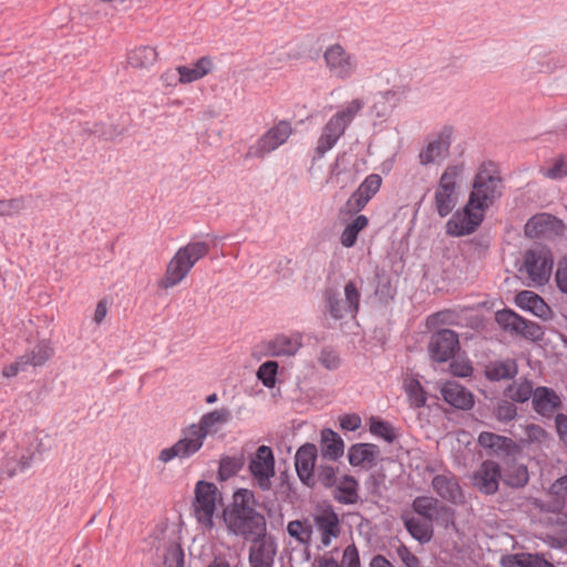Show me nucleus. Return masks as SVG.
I'll return each instance as SVG.
<instances>
[{"mask_svg": "<svg viewBox=\"0 0 567 567\" xmlns=\"http://www.w3.org/2000/svg\"><path fill=\"white\" fill-rule=\"evenodd\" d=\"M215 70V62L212 56L204 55L188 65L176 66L179 84H189L202 80Z\"/></svg>", "mask_w": 567, "mask_h": 567, "instance_id": "412c9836", "label": "nucleus"}, {"mask_svg": "<svg viewBox=\"0 0 567 567\" xmlns=\"http://www.w3.org/2000/svg\"><path fill=\"white\" fill-rule=\"evenodd\" d=\"M340 425L343 430L355 431L361 426V417L357 414H347L340 419Z\"/></svg>", "mask_w": 567, "mask_h": 567, "instance_id": "69168bd1", "label": "nucleus"}, {"mask_svg": "<svg viewBox=\"0 0 567 567\" xmlns=\"http://www.w3.org/2000/svg\"><path fill=\"white\" fill-rule=\"evenodd\" d=\"M560 228V221L549 214H537L525 225V234L530 238L547 235Z\"/></svg>", "mask_w": 567, "mask_h": 567, "instance_id": "bb28decb", "label": "nucleus"}, {"mask_svg": "<svg viewBox=\"0 0 567 567\" xmlns=\"http://www.w3.org/2000/svg\"><path fill=\"white\" fill-rule=\"evenodd\" d=\"M518 372L515 360L493 361L485 367V377L489 381L513 379Z\"/></svg>", "mask_w": 567, "mask_h": 567, "instance_id": "f704fd0d", "label": "nucleus"}, {"mask_svg": "<svg viewBox=\"0 0 567 567\" xmlns=\"http://www.w3.org/2000/svg\"><path fill=\"white\" fill-rule=\"evenodd\" d=\"M248 471L254 486L261 491H269L271 488V478L275 476L272 450L267 445H260L249 457Z\"/></svg>", "mask_w": 567, "mask_h": 567, "instance_id": "9d476101", "label": "nucleus"}, {"mask_svg": "<svg viewBox=\"0 0 567 567\" xmlns=\"http://www.w3.org/2000/svg\"><path fill=\"white\" fill-rule=\"evenodd\" d=\"M230 421V410L228 408H219L203 414L198 422L193 424L197 426L198 431L202 432L206 439L208 435H214L219 432Z\"/></svg>", "mask_w": 567, "mask_h": 567, "instance_id": "4be33fe9", "label": "nucleus"}, {"mask_svg": "<svg viewBox=\"0 0 567 567\" xmlns=\"http://www.w3.org/2000/svg\"><path fill=\"white\" fill-rule=\"evenodd\" d=\"M547 432L537 424H528L524 427V437H522V444H536L543 445L547 442Z\"/></svg>", "mask_w": 567, "mask_h": 567, "instance_id": "c03bdc74", "label": "nucleus"}, {"mask_svg": "<svg viewBox=\"0 0 567 567\" xmlns=\"http://www.w3.org/2000/svg\"><path fill=\"white\" fill-rule=\"evenodd\" d=\"M266 354L271 357H293L302 347V334L279 333L262 343Z\"/></svg>", "mask_w": 567, "mask_h": 567, "instance_id": "f3484780", "label": "nucleus"}, {"mask_svg": "<svg viewBox=\"0 0 567 567\" xmlns=\"http://www.w3.org/2000/svg\"><path fill=\"white\" fill-rule=\"evenodd\" d=\"M378 452L379 450L374 444H354L348 451L349 463L352 466L371 467L375 462Z\"/></svg>", "mask_w": 567, "mask_h": 567, "instance_id": "c85d7f7f", "label": "nucleus"}, {"mask_svg": "<svg viewBox=\"0 0 567 567\" xmlns=\"http://www.w3.org/2000/svg\"><path fill=\"white\" fill-rule=\"evenodd\" d=\"M557 433L560 440L567 444V415L558 414L555 420Z\"/></svg>", "mask_w": 567, "mask_h": 567, "instance_id": "774afa93", "label": "nucleus"}, {"mask_svg": "<svg viewBox=\"0 0 567 567\" xmlns=\"http://www.w3.org/2000/svg\"><path fill=\"white\" fill-rule=\"evenodd\" d=\"M450 371L455 377L465 378L472 374L473 367L468 361L455 360L450 364Z\"/></svg>", "mask_w": 567, "mask_h": 567, "instance_id": "052dcab7", "label": "nucleus"}, {"mask_svg": "<svg viewBox=\"0 0 567 567\" xmlns=\"http://www.w3.org/2000/svg\"><path fill=\"white\" fill-rule=\"evenodd\" d=\"M204 442V435L192 423L182 430L181 437L175 444L159 452L158 460L162 463H168L176 457L188 458L200 451Z\"/></svg>", "mask_w": 567, "mask_h": 567, "instance_id": "1a4fd4ad", "label": "nucleus"}, {"mask_svg": "<svg viewBox=\"0 0 567 567\" xmlns=\"http://www.w3.org/2000/svg\"><path fill=\"white\" fill-rule=\"evenodd\" d=\"M392 111L391 105L386 104L378 94L372 105V112H374L375 116L380 118L386 117Z\"/></svg>", "mask_w": 567, "mask_h": 567, "instance_id": "0e129e2a", "label": "nucleus"}, {"mask_svg": "<svg viewBox=\"0 0 567 567\" xmlns=\"http://www.w3.org/2000/svg\"><path fill=\"white\" fill-rule=\"evenodd\" d=\"M252 545L249 549V564L255 567H272L277 553L276 542L272 536L265 534L249 538Z\"/></svg>", "mask_w": 567, "mask_h": 567, "instance_id": "2eb2a0df", "label": "nucleus"}, {"mask_svg": "<svg viewBox=\"0 0 567 567\" xmlns=\"http://www.w3.org/2000/svg\"><path fill=\"white\" fill-rule=\"evenodd\" d=\"M395 551L405 567H422L420 559L405 545L401 544Z\"/></svg>", "mask_w": 567, "mask_h": 567, "instance_id": "4d7b16f0", "label": "nucleus"}, {"mask_svg": "<svg viewBox=\"0 0 567 567\" xmlns=\"http://www.w3.org/2000/svg\"><path fill=\"white\" fill-rule=\"evenodd\" d=\"M495 320L505 330L516 333L519 324H522V317L512 310H501L495 315Z\"/></svg>", "mask_w": 567, "mask_h": 567, "instance_id": "49530a36", "label": "nucleus"}, {"mask_svg": "<svg viewBox=\"0 0 567 567\" xmlns=\"http://www.w3.org/2000/svg\"><path fill=\"white\" fill-rule=\"evenodd\" d=\"M358 482L354 477L349 475H343L340 477L333 491V497L341 504H354L357 503L358 495Z\"/></svg>", "mask_w": 567, "mask_h": 567, "instance_id": "2f4dec72", "label": "nucleus"}, {"mask_svg": "<svg viewBox=\"0 0 567 567\" xmlns=\"http://www.w3.org/2000/svg\"><path fill=\"white\" fill-rule=\"evenodd\" d=\"M402 520L409 534L421 544L427 543L433 536V528L429 522H422L415 516L404 513Z\"/></svg>", "mask_w": 567, "mask_h": 567, "instance_id": "72a5a7b5", "label": "nucleus"}, {"mask_svg": "<svg viewBox=\"0 0 567 567\" xmlns=\"http://www.w3.org/2000/svg\"><path fill=\"white\" fill-rule=\"evenodd\" d=\"M501 478V467L494 461H485L473 475V485L483 494L497 492Z\"/></svg>", "mask_w": 567, "mask_h": 567, "instance_id": "aec40b11", "label": "nucleus"}, {"mask_svg": "<svg viewBox=\"0 0 567 567\" xmlns=\"http://www.w3.org/2000/svg\"><path fill=\"white\" fill-rule=\"evenodd\" d=\"M556 284L563 292L567 293V259H564L558 264Z\"/></svg>", "mask_w": 567, "mask_h": 567, "instance_id": "e2e57ef3", "label": "nucleus"}, {"mask_svg": "<svg viewBox=\"0 0 567 567\" xmlns=\"http://www.w3.org/2000/svg\"><path fill=\"white\" fill-rule=\"evenodd\" d=\"M560 405V398L550 388L538 386L534 391L533 406L534 410L543 415L550 416Z\"/></svg>", "mask_w": 567, "mask_h": 567, "instance_id": "a878e982", "label": "nucleus"}, {"mask_svg": "<svg viewBox=\"0 0 567 567\" xmlns=\"http://www.w3.org/2000/svg\"><path fill=\"white\" fill-rule=\"evenodd\" d=\"M287 533L300 545L309 546L315 530L313 525L308 519H296L288 523Z\"/></svg>", "mask_w": 567, "mask_h": 567, "instance_id": "c9c22d12", "label": "nucleus"}, {"mask_svg": "<svg viewBox=\"0 0 567 567\" xmlns=\"http://www.w3.org/2000/svg\"><path fill=\"white\" fill-rule=\"evenodd\" d=\"M444 401L460 410H470L474 405L473 394L455 381L444 383L441 389Z\"/></svg>", "mask_w": 567, "mask_h": 567, "instance_id": "393cba45", "label": "nucleus"}, {"mask_svg": "<svg viewBox=\"0 0 567 567\" xmlns=\"http://www.w3.org/2000/svg\"><path fill=\"white\" fill-rule=\"evenodd\" d=\"M344 443L334 431L326 429L321 432V455L336 461L343 455Z\"/></svg>", "mask_w": 567, "mask_h": 567, "instance_id": "473e14b6", "label": "nucleus"}, {"mask_svg": "<svg viewBox=\"0 0 567 567\" xmlns=\"http://www.w3.org/2000/svg\"><path fill=\"white\" fill-rule=\"evenodd\" d=\"M322 60L329 75L339 81L351 79L359 66L355 54L348 51L340 43L328 45L323 51Z\"/></svg>", "mask_w": 567, "mask_h": 567, "instance_id": "0eeeda50", "label": "nucleus"}, {"mask_svg": "<svg viewBox=\"0 0 567 567\" xmlns=\"http://www.w3.org/2000/svg\"><path fill=\"white\" fill-rule=\"evenodd\" d=\"M516 305L542 319H547L550 316V308L546 302L538 295L529 290L520 291L516 296Z\"/></svg>", "mask_w": 567, "mask_h": 567, "instance_id": "cd10ccee", "label": "nucleus"}, {"mask_svg": "<svg viewBox=\"0 0 567 567\" xmlns=\"http://www.w3.org/2000/svg\"><path fill=\"white\" fill-rule=\"evenodd\" d=\"M364 102L361 99H354L344 104L334 113L321 128L315 147V158H322L327 152L331 151L338 141L343 136L347 127L363 109Z\"/></svg>", "mask_w": 567, "mask_h": 567, "instance_id": "7ed1b4c3", "label": "nucleus"}, {"mask_svg": "<svg viewBox=\"0 0 567 567\" xmlns=\"http://www.w3.org/2000/svg\"><path fill=\"white\" fill-rule=\"evenodd\" d=\"M223 497L214 483L199 481L195 486V499L193 502L194 516L197 523L207 530L214 527V516Z\"/></svg>", "mask_w": 567, "mask_h": 567, "instance_id": "20e7f679", "label": "nucleus"}, {"mask_svg": "<svg viewBox=\"0 0 567 567\" xmlns=\"http://www.w3.org/2000/svg\"><path fill=\"white\" fill-rule=\"evenodd\" d=\"M404 391L408 395L409 404L413 409H419L425 405L426 394L421 383L413 378H409L403 384Z\"/></svg>", "mask_w": 567, "mask_h": 567, "instance_id": "a19ab883", "label": "nucleus"}, {"mask_svg": "<svg viewBox=\"0 0 567 567\" xmlns=\"http://www.w3.org/2000/svg\"><path fill=\"white\" fill-rule=\"evenodd\" d=\"M517 409L514 403L506 400L498 402L495 409V416L499 421L508 422L515 419Z\"/></svg>", "mask_w": 567, "mask_h": 567, "instance_id": "5fc2aeb1", "label": "nucleus"}, {"mask_svg": "<svg viewBox=\"0 0 567 567\" xmlns=\"http://www.w3.org/2000/svg\"><path fill=\"white\" fill-rule=\"evenodd\" d=\"M432 488L437 496L451 504L464 503V493L460 482L451 472L435 475L432 480Z\"/></svg>", "mask_w": 567, "mask_h": 567, "instance_id": "6ab92c4d", "label": "nucleus"}, {"mask_svg": "<svg viewBox=\"0 0 567 567\" xmlns=\"http://www.w3.org/2000/svg\"><path fill=\"white\" fill-rule=\"evenodd\" d=\"M370 432L375 436L384 439L389 443L393 442L396 437L394 429L389 422L375 417L370 420Z\"/></svg>", "mask_w": 567, "mask_h": 567, "instance_id": "de8ad7c7", "label": "nucleus"}, {"mask_svg": "<svg viewBox=\"0 0 567 567\" xmlns=\"http://www.w3.org/2000/svg\"><path fill=\"white\" fill-rule=\"evenodd\" d=\"M317 458V447L313 444L302 445L296 453L295 465L299 478L307 485L313 484V471Z\"/></svg>", "mask_w": 567, "mask_h": 567, "instance_id": "5701e85b", "label": "nucleus"}, {"mask_svg": "<svg viewBox=\"0 0 567 567\" xmlns=\"http://www.w3.org/2000/svg\"><path fill=\"white\" fill-rule=\"evenodd\" d=\"M534 391L532 381L519 379L504 390V395L514 402L524 403L534 395Z\"/></svg>", "mask_w": 567, "mask_h": 567, "instance_id": "e433bc0d", "label": "nucleus"}, {"mask_svg": "<svg viewBox=\"0 0 567 567\" xmlns=\"http://www.w3.org/2000/svg\"><path fill=\"white\" fill-rule=\"evenodd\" d=\"M341 567H360L359 553L353 544L344 548Z\"/></svg>", "mask_w": 567, "mask_h": 567, "instance_id": "bf43d9fd", "label": "nucleus"}, {"mask_svg": "<svg viewBox=\"0 0 567 567\" xmlns=\"http://www.w3.org/2000/svg\"><path fill=\"white\" fill-rule=\"evenodd\" d=\"M379 96L389 105H391L392 110L396 107V105L402 101L403 91L399 89L386 90L379 94Z\"/></svg>", "mask_w": 567, "mask_h": 567, "instance_id": "680f3d73", "label": "nucleus"}, {"mask_svg": "<svg viewBox=\"0 0 567 567\" xmlns=\"http://www.w3.org/2000/svg\"><path fill=\"white\" fill-rule=\"evenodd\" d=\"M312 520L318 539L317 548L321 550L332 546L341 534L338 514L331 507L323 508L313 515Z\"/></svg>", "mask_w": 567, "mask_h": 567, "instance_id": "9b49d317", "label": "nucleus"}, {"mask_svg": "<svg viewBox=\"0 0 567 567\" xmlns=\"http://www.w3.org/2000/svg\"><path fill=\"white\" fill-rule=\"evenodd\" d=\"M344 301L350 308V315L355 316L360 307V291L354 281H348L344 286Z\"/></svg>", "mask_w": 567, "mask_h": 567, "instance_id": "3c124183", "label": "nucleus"}, {"mask_svg": "<svg viewBox=\"0 0 567 567\" xmlns=\"http://www.w3.org/2000/svg\"><path fill=\"white\" fill-rule=\"evenodd\" d=\"M516 333L530 340H539L543 336L539 324L524 318H522V324H519Z\"/></svg>", "mask_w": 567, "mask_h": 567, "instance_id": "864d4df0", "label": "nucleus"}, {"mask_svg": "<svg viewBox=\"0 0 567 567\" xmlns=\"http://www.w3.org/2000/svg\"><path fill=\"white\" fill-rule=\"evenodd\" d=\"M158 52L151 45H140L127 52L126 62L133 69H148L156 63Z\"/></svg>", "mask_w": 567, "mask_h": 567, "instance_id": "c756f323", "label": "nucleus"}, {"mask_svg": "<svg viewBox=\"0 0 567 567\" xmlns=\"http://www.w3.org/2000/svg\"><path fill=\"white\" fill-rule=\"evenodd\" d=\"M318 480L326 487H333L339 478L336 476V470L331 465H321L318 470Z\"/></svg>", "mask_w": 567, "mask_h": 567, "instance_id": "13d9d810", "label": "nucleus"}, {"mask_svg": "<svg viewBox=\"0 0 567 567\" xmlns=\"http://www.w3.org/2000/svg\"><path fill=\"white\" fill-rule=\"evenodd\" d=\"M368 225V217L364 215H358L353 221L347 225V227L343 229L340 237L341 245L346 248L353 247L357 243L359 233L363 230Z\"/></svg>", "mask_w": 567, "mask_h": 567, "instance_id": "4c0bfd02", "label": "nucleus"}, {"mask_svg": "<svg viewBox=\"0 0 567 567\" xmlns=\"http://www.w3.org/2000/svg\"><path fill=\"white\" fill-rule=\"evenodd\" d=\"M328 312L334 319H342L350 315V308L344 300L338 298L337 293L329 290L326 292Z\"/></svg>", "mask_w": 567, "mask_h": 567, "instance_id": "37998d69", "label": "nucleus"}, {"mask_svg": "<svg viewBox=\"0 0 567 567\" xmlns=\"http://www.w3.org/2000/svg\"><path fill=\"white\" fill-rule=\"evenodd\" d=\"M478 443L484 449H488L497 455H509L515 450L513 440L494 434L492 432H482L478 436Z\"/></svg>", "mask_w": 567, "mask_h": 567, "instance_id": "7c9ffc66", "label": "nucleus"}, {"mask_svg": "<svg viewBox=\"0 0 567 567\" xmlns=\"http://www.w3.org/2000/svg\"><path fill=\"white\" fill-rule=\"evenodd\" d=\"M463 171L462 164L449 165L440 177L434 194V205L441 217H446L457 203V181Z\"/></svg>", "mask_w": 567, "mask_h": 567, "instance_id": "39448f33", "label": "nucleus"}, {"mask_svg": "<svg viewBox=\"0 0 567 567\" xmlns=\"http://www.w3.org/2000/svg\"><path fill=\"white\" fill-rule=\"evenodd\" d=\"M382 185V178L379 174H370L360 184L358 189L347 200V208L351 213L361 212L367 204L374 197L380 190Z\"/></svg>", "mask_w": 567, "mask_h": 567, "instance_id": "a211bd4d", "label": "nucleus"}, {"mask_svg": "<svg viewBox=\"0 0 567 567\" xmlns=\"http://www.w3.org/2000/svg\"><path fill=\"white\" fill-rule=\"evenodd\" d=\"M501 179L496 175L492 164H484L477 172L473 190L470 194V206H476L483 213L493 200L499 195L498 187Z\"/></svg>", "mask_w": 567, "mask_h": 567, "instance_id": "423d86ee", "label": "nucleus"}, {"mask_svg": "<svg viewBox=\"0 0 567 567\" xmlns=\"http://www.w3.org/2000/svg\"><path fill=\"white\" fill-rule=\"evenodd\" d=\"M292 133L293 128L289 121L281 120L277 122L249 146L245 157L247 159L266 157L284 145Z\"/></svg>", "mask_w": 567, "mask_h": 567, "instance_id": "6e6552de", "label": "nucleus"}, {"mask_svg": "<svg viewBox=\"0 0 567 567\" xmlns=\"http://www.w3.org/2000/svg\"><path fill=\"white\" fill-rule=\"evenodd\" d=\"M484 213L476 206H470V202L461 210L453 214L446 223V234L451 236H464L472 234L482 223Z\"/></svg>", "mask_w": 567, "mask_h": 567, "instance_id": "4468645a", "label": "nucleus"}, {"mask_svg": "<svg viewBox=\"0 0 567 567\" xmlns=\"http://www.w3.org/2000/svg\"><path fill=\"white\" fill-rule=\"evenodd\" d=\"M532 554H513L502 557L501 565L503 567H526V564H530Z\"/></svg>", "mask_w": 567, "mask_h": 567, "instance_id": "6e6d98bb", "label": "nucleus"}, {"mask_svg": "<svg viewBox=\"0 0 567 567\" xmlns=\"http://www.w3.org/2000/svg\"><path fill=\"white\" fill-rule=\"evenodd\" d=\"M53 354L52 348L41 342L37 344L29 353L22 355L24 363L28 365L40 367L44 364Z\"/></svg>", "mask_w": 567, "mask_h": 567, "instance_id": "79ce46f5", "label": "nucleus"}, {"mask_svg": "<svg viewBox=\"0 0 567 567\" xmlns=\"http://www.w3.org/2000/svg\"><path fill=\"white\" fill-rule=\"evenodd\" d=\"M208 252L209 245L206 241H189L179 247L167 262L164 276L157 282L158 288L168 290L178 286Z\"/></svg>", "mask_w": 567, "mask_h": 567, "instance_id": "f03ea898", "label": "nucleus"}, {"mask_svg": "<svg viewBox=\"0 0 567 567\" xmlns=\"http://www.w3.org/2000/svg\"><path fill=\"white\" fill-rule=\"evenodd\" d=\"M25 209L24 197H14L10 199H0V216L9 217L20 214Z\"/></svg>", "mask_w": 567, "mask_h": 567, "instance_id": "8fccbe9b", "label": "nucleus"}, {"mask_svg": "<svg viewBox=\"0 0 567 567\" xmlns=\"http://www.w3.org/2000/svg\"><path fill=\"white\" fill-rule=\"evenodd\" d=\"M458 349L457 334L449 329L441 330L432 336L429 352L437 362H446Z\"/></svg>", "mask_w": 567, "mask_h": 567, "instance_id": "dca6fc26", "label": "nucleus"}, {"mask_svg": "<svg viewBox=\"0 0 567 567\" xmlns=\"http://www.w3.org/2000/svg\"><path fill=\"white\" fill-rule=\"evenodd\" d=\"M413 511L429 522L440 518H450L452 515L450 508L442 504L437 498L431 496H419L412 503Z\"/></svg>", "mask_w": 567, "mask_h": 567, "instance_id": "b1692460", "label": "nucleus"}, {"mask_svg": "<svg viewBox=\"0 0 567 567\" xmlns=\"http://www.w3.org/2000/svg\"><path fill=\"white\" fill-rule=\"evenodd\" d=\"M553 511H559L567 505V475L557 478L548 488Z\"/></svg>", "mask_w": 567, "mask_h": 567, "instance_id": "58836bf2", "label": "nucleus"}, {"mask_svg": "<svg viewBox=\"0 0 567 567\" xmlns=\"http://www.w3.org/2000/svg\"><path fill=\"white\" fill-rule=\"evenodd\" d=\"M318 360L320 364L328 370H336L341 363L339 354L331 348H323L320 351Z\"/></svg>", "mask_w": 567, "mask_h": 567, "instance_id": "603ef678", "label": "nucleus"}, {"mask_svg": "<svg viewBox=\"0 0 567 567\" xmlns=\"http://www.w3.org/2000/svg\"><path fill=\"white\" fill-rule=\"evenodd\" d=\"M452 133V127H443L432 135L419 153L420 164L426 166L442 162L449 155Z\"/></svg>", "mask_w": 567, "mask_h": 567, "instance_id": "ddd939ff", "label": "nucleus"}, {"mask_svg": "<svg viewBox=\"0 0 567 567\" xmlns=\"http://www.w3.org/2000/svg\"><path fill=\"white\" fill-rule=\"evenodd\" d=\"M278 363L276 361H266L257 370V378L266 388H274L278 373Z\"/></svg>", "mask_w": 567, "mask_h": 567, "instance_id": "a18cd8bd", "label": "nucleus"}, {"mask_svg": "<svg viewBox=\"0 0 567 567\" xmlns=\"http://www.w3.org/2000/svg\"><path fill=\"white\" fill-rule=\"evenodd\" d=\"M545 178L560 179L567 176V156L560 155L547 161L539 169Z\"/></svg>", "mask_w": 567, "mask_h": 567, "instance_id": "ea45409f", "label": "nucleus"}, {"mask_svg": "<svg viewBox=\"0 0 567 567\" xmlns=\"http://www.w3.org/2000/svg\"><path fill=\"white\" fill-rule=\"evenodd\" d=\"M515 477L508 480V484L512 486H524L528 482V472L525 466H518L515 470Z\"/></svg>", "mask_w": 567, "mask_h": 567, "instance_id": "338daca9", "label": "nucleus"}, {"mask_svg": "<svg viewBox=\"0 0 567 567\" xmlns=\"http://www.w3.org/2000/svg\"><path fill=\"white\" fill-rule=\"evenodd\" d=\"M256 499L251 491L243 488L233 496V503L224 511L227 529L246 539L262 535L267 530L266 519L255 508Z\"/></svg>", "mask_w": 567, "mask_h": 567, "instance_id": "f257e3e1", "label": "nucleus"}, {"mask_svg": "<svg viewBox=\"0 0 567 567\" xmlns=\"http://www.w3.org/2000/svg\"><path fill=\"white\" fill-rule=\"evenodd\" d=\"M524 268L529 279L536 285H544L550 278L553 255L546 247L538 246L525 254Z\"/></svg>", "mask_w": 567, "mask_h": 567, "instance_id": "f8f14e48", "label": "nucleus"}, {"mask_svg": "<svg viewBox=\"0 0 567 567\" xmlns=\"http://www.w3.org/2000/svg\"><path fill=\"white\" fill-rule=\"evenodd\" d=\"M243 462L235 456H225L220 460L218 475L219 478L226 481L234 476L241 468Z\"/></svg>", "mask_w": 567, "mask_h": 567, "instance_id": "09e8293b", "label": "nucleus"}]
</instances>
